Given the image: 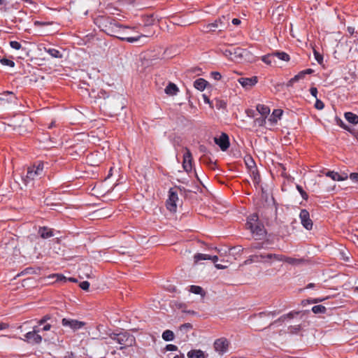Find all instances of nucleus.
Listing matches in <instances>:
<instances>
[{
  "label": "nucleus",
  "mask_w": 358,
  "mask_h": 358,
  "mask_svg": "<svg viewBox=\"0 0 358 358\" xmlns=\"http://www.w3.org/2000/svg\"><path fill=\"white\" fill-rule=\"evenodd\" d=\"M282 115V110L281 109H275L273 111L271 115L268 117V122L270 125L273 126L275 124L278 120L280 118Z\"/></svg>",
  "instance_id": "nucleus-21"
},
{
  "label": "nucleus",
  "mask_w": 358,
  "mask_h": 358,
  "mask_svg": "<svg viewBox=\"0 0 358 358\" xmlns=\"http://www.w3.org/2000/svg\"><path fill=\"white\" fill-rule=\"evenodd\" d=\"M337 122H338V124H339L342 128H343L344 129L348 130V131H350V132H351V130L350 129V128H349L347 125H345V124H344V122H343L341 120H338Z\"/></svg>",
  "instance_id": "nucleus-50"
},
{
  "label": "nucleus",
  "mask_w": 358,
  "mask_h": 358,
  "mask_svg": "<svg viewBox=\"0 0 358 358\" xmlns=\"http://www.w3.org/2000/svg\"><path fill=\"white\" fill-rule=\"evenodd\" d=\"M299 217L302 225L308 230L313 227V222L310 218V214L306 209L301 210L299 214Z\"/></svg>",
  "instance_id": "nucleus-13"
},
{
  "label": "nucleus",
  "mask_w": 358,
  "mask_h": 358,
  "mask_svg": "<svg viewBox=\"0 0 358 358\" xmlns=\"http://www.w3.org/2000/svg\"><path fill=\"white\" fill-rule=\"evenodd\" d=\"M43 163L39 162L37 165H34L29 167L27 170L26 176V181L32 180L35 178L40 177L43 174Z\"/></svg>",
  "instance_id": "nucleus-9"
},
{
  "label": "nucleus",
  "mask_w": 358,
  "mask_h": 358,
  "mask_svg": "<svg viewBox=\"0 0 358 358\" xmlns=\"http://www.w3.org/2000/svg\"><path fill=\"white\" fill-rule=\"evenodd\" d=\"M210 259L214 263H216L218 260L217 256H210L206 254L197 253L194 256V263L196 264L201 260Z\"/></svg>",
  "instance_id": "nucleus-19"
},
{
  "label": "nucleus",
  "mask_w": 358,
  "mask_h": 358,
  "mask_svg": "<svg viewBox=\"0 0 358 358\" xmlns=\"http://www.w3.org/2000/svg\"><path fill=\"white\" fill-rule=\"evenodd\" d=\"M47 319V316H45L43 319H41L38 322L39 325H42L43 324H44L46 322Z\"/></svg>",
  "instance_id": "nucleus-57"
},
{
  "label": "nucleus",
  "mask_w": 358,
  "mask_h": 358,
  "mask_svg": "<svg viewBox=\"0 0 358 358\" xmlns=\"http://www.w3.org/2000/svg\"><path fill=\"white\" fill-rule=\"evenodd\" d=\"M222 262H224L225 264H215V266L217 269H225L228 268L229 265L231 263L229 260H222Z\"/></svg>",
  "instance_id": "nucleus-39"
},
{
  "label": "nucleus",
  "mask_w": 358,
  "mask_h": 358,
  "mask_svg": "<svg viewBox=\"0 0 358 358\" xmlns=\"http://www.w3.org/2000/svg\"><path fill=\"white\" fill-rule=\"evenodd\" d=\"M238 83L245 89H250L257 83V78L253 76L252 78H241L238 79Z\"/></svg>",
  "instance_id": "nucleus-16"
},
{
  "label": "nucleus",
  "mask_w": 358,
  "mask_h": 358,
  "mask_svg": "<svg viewBox=\"0 0 358 358\" xmlns=\"http://www.w3.org/2000/svg\"><path fill=\"white\" fill-rule=\"evenodd\" d=\"M8 328V324L3 322H0V330L6 329Z\"/></svg>",
  "instance_id": "nucleus-52"
},
{
  "label": "nucleus",
  "mask_w": 358,
  "mask_h": 358,
  "mask_svg": "<svg viewBox=\"0 0 358 358\" xmlns=\"http://www.w3.org/2000/svg\"><path fill=\"white\" fill-rule=\"evenodd\" d=\"M214 141L223 151L226 150L229 147V137L224 133H222L219 137H215Z\"/></svg>",
  "instance_id": "nucleus-15"
},
{
  "label": "nucleus",
  "mask_w": 358,
  "mask_h": 358,
  "mask_svg": "<svg viewBox=\"0 0 358 358\" xmlns=\"http://www.w3.org/2000/svg\"><path fill=\"white\" fill-rule=\"evenodd\" d=\"M207 83L208 82L206 80L203 78H199L194 81V86L197 90L203 91L206 88Z\"/></svg>",
  "instance_id": "nucleus-26"
},
{
  "label": "nucleus",
  "mask_w": 358,
  "mask_h": 358,
  "mask_svg": "<svg viewBox=\"0 0 358 358\" xmlns=\"http://www.w3.org/2000/svg\"><path fill=\"white\" fill-rule=\"evenodd\" d=\"M16 99L15 95L12 92L6 91L0 94V101L7 103H15Z\"/></svg>",
  "instance_id": "nucleus-17"
},
{
  "label": "nucleus",
  "mask_w": 358,
  "mask_h": 358,
  "mask_svg": "<svg viewBox=\"0 0 358 358\" xmlns=\"http://www.w3.org/2000/svg\"><path fill=\"white\" fill-rule=\"evenodd\" d=\"M38 332L39 330H36V328H34L33 331H29L25 334V341L32 344L40 343L42 341V338L38 334Z\"/></svg>",
  "instance_id": "nucleus-14"
},
{
  "label": "nucleus",
  "mask_w": 358,
  "mask_h": 358,
  "mask_svg": "<svg viewBox=\"0 0 358 358\" xmlns=\"http://www.w3.org/2000/svg\"><path fill=\"white\" fill-rule=\"evenodd\" d=\"M315 107L317 110H322L324 107V104L321 100L317 99L315 104Z\"/></svg>",
  "instance_id": "nucleus-44"
},
{
  "label": "nucleus",
  "mask_w": 358,
  "mask_h": 358,
  "mask_svg": "<svg viewBox=\"0 0 358 358\" xmlns=\"http://www.w3.org/2000/svg\"><path fill=\"white\" fill-rule=\"evenodd\" d=\"M326 176L335 181H343L348 178V175L347 173H343L342 174H339L335 171H328L326 173Z\"/></svg>",
  "instance_id": "nucleus-20"
},
{
  "label": "nucleus",
  "mask_w": 358,
  "mask_h": 358,
  "mask_svg": "<svg viewBox=\"0 0 358 358\" xmlns=\"http://www.w3.org/2000/svg\"><path fill=\"white\" fill-rule=\"evenodd\" d=\"M45 50L52 57H55V58H62V54L59 50H57L55 48H48V49L45 48Z\"/></svg>",
  "instance_id": "nucleus-32"
},
{
  "label": "nucleus",
  "mask_w": 358,
  "mask_h": 358,
  "mask_svg": "<svg viewBox=\"0 0 358 358\" xmlns=\"http://www.w3.org/2000/svg\"><path fill=\"white\" fill-rule=\"evenodd\" d=\"M0 62L3 65L9 66L11 67H13L15 66L14 62L6 58L1 59Z\"/></svg>",
  "instance_id": "nucleus-40"
},
{
  "label": "nucleus",
  "mask_w": 358,
  "mask_h": 358,
  "mask_svg": "<svg viewBox=\"0 0 358 358\" xmlns=\"http://www.w3.org/2000/svg\"><path fill=\"white\" fill-rule=\"evenodd\" d=\"M266 119L264 117H257L254 120V123L255 126L264 127L266 123Z\"/></svg>",
  "instance_id": "nucleus-38"
},
{
  "label": "nucleus",
  "mask_w": 358,
  "mask_h": 358,
  "mask_svg": "<svg viewBox=\"0 0 358 358\" xmlns=\"http://www.w3.org/2000/svg\"><path fill=\"white\" fill-rule=\"evenodd\" d=\"M38 233L43 238H48L53 236V233L50 229L47 227H41L38 230Z\"/></svg>",
  "instance_id": "nucleus-27"
},
{
  "label": "nucleus",
  "mask_w": 358,
  "mask_h": 358,
  "mask_svg": "<svg viewBox=\"0 0 358 358\" xmlns=\"http://www.w3.org/2000/svg\"><path fill=\"white\" fill-rule=\"evenodd\" d=\"M188 358H206V354L201 350H192L187 352Z\"/></svg>",
  "instance_id": "nucleus-22"
},
{
  "label": "nucleus",
  "mask_w": 358,
  "mask_h": 358,
  "mask_svg": "<svg viewBox=\"0 0 358 358\" xmlns=\"http://www.w3.org/2000/svg\"><path fill=\"white\" fill-rule=\"evenodd\" d=\"M232 23L234 25H238L241 23V20L239 19L234 18L232 20Z\"/></svg>",
  "instance_id": "nucleus-54"
},
{
  "label": "nucleus",
  "mask_w": 358,
  "mask_h": 358,
  "mask_svg": "<svg viewBox=\"0 0 358 358\" xmlns=\"http://www.w3.org/2000/svg\"><path fill=\"white\" fill-rule=\"evenodd\" d=\"M310 94H312V96L317 98V90L316 87H311L310 90Z\"/></svg>",
  "instance_id": "nucleus-51"
},
{
  "label": "nucleus",
  "mask_w": 358,
  "mask_h": 358,
  "mask_svg": "<svg viewBox=\"0 0 358 358\" xmlns=\"http://www.w3.org/2000/svg\"><path fill=\"white\" fill-rule=\"evenodd\" d=\"M166 350L167 351H176L178 350V347L173 344H169L166 346Z\"/></svg>",
  "instance_id": "nucleus-49"
},
{
  "label": "nucleus",
  "mask_w": 358,
  "mask_h": 358,
  "mask_svg": "<svg viewBox=\"0 0 358 358\" xmlns=\"http://www.w3.org/2000/svg\"><path fill=\"white\" fill-rule=\"evenodd\" d=\"M345 119L351 124H358V115L351 112H347L345 113Z\"/></svg>",
  "instance_id": "nucleus-25"
},
{
  "label": "nucleus",
  "mask_w": 358,
  "mask_h": 358,
  "mask_svg": "<svg viewBox=\"0 0 358 358\" xmlns=\"http://www.w3.org/2000/svg\"><path fill=\"white\" fill-rule=\"evenodd\" d=\"M6 0H0V5L4 4Z\"/></svg>",
  "instance_id": "nucleus-64"
},
{
  "label": "nucleus",
  "mask_w": 358,
  "mask_h": 358,
  "mask_svg": "<svg viewBox=\"0 0 358 358\" xmlns=\"http://www.w3.org/2000/svg\"><path fill=\"white\" fill-rule=\"evenodd\" d=\"M230 17L227 15H222L216 20L214 22L203 26V31L205 32L222 31L229 26Z\"/></svg>",
  "instance_id": "nucleus-3"
},
{
  "label": "nucleus",
  "mask_w": 358,
  "mask_h": 358,
  "mask_svg": "<svg viewBox=\"0 0 358 358\" xmlns=\"http://www.w3.org/2000/svg\"><path fill=\"white\" fill-rule=\"evenodd\" d=\"M275 55V58L278 57L279 59L288 62L289 60V56L284 52H275L273 53Z\"/></svg>",
  "instance_id": "nucleus-34"
},
{
  "label": "nucleus",
  "mask_w": 358,
  "mask_h": 358,
  "mask_svg": "<svg viewBox=\"0 0 358 358\" xmlns=\"http://www.w3.org/2000/svg\"><path fill=\"white\" fill-rule=\"evenodd\" d=\"M10 45L11 46V48L15 50H20L21 48V44L17 41H10Z\"/></svg>",
  "instance_id": "nucleus-47"
},
{
  "label": "nucleus",
  "mask_w": 358,
  "mask_h": 358,
  "mask_svg": "<svg viewBox=\"0 0 358 358\" xmlns=\"http://www.w3.org/2000/svg\"><path fill=\"white\" fill-rule=\"evenodd\" d=\"M211 77L215 79V80H220L222 78L221 74L217 71H213L210 73Z\"/></svg>",
  "instance_id": "nucleus-48"
},
{
  "label": "nucleus",
  "mask_w": 358,
  "mask_h": 358,
  "mask_svg": "<svg viewBox=\"0 0 358 358\" xmlns=\"http://www.w3.org/2000/svg\"><path fill=\"white\" fill-rule=\"evenodd\" d=\"M223 55L229 59L240 62L249 55V52L240 48L222 50Z\"/></svg>",
  "instance_id": "nucleus-6"
},
{
  "label": "nucleus",
  "mask_w": 358,
  "mask_h": 358,
  "mask_svg": "<svg viewBox=\"0 0 358 358\" xmlns=\"http://www.w3.org/2000/svg\"><path fill=\"white\" fill-rule=\"evenodd\" d=\"M49 278H55L56 281L69 280L70 282H77V280L76 278H66L63 275L59 274V273L53 274L52 275H50Z\"/></svg>",
  "instance_id": "nucleus-29"
},
{
  "label": "nucleus",
  "mask_w": 358,
  "mask_h": 358,
  "mask_svg": "<svg viewBox=\"0 0 358 358\" xmlns=\"http://www.w3.org/2000/svg\"><path fill=\"white\" fill-rule=\"evenodd\" d=\"M229 341L224 338H221L217 339L214 343L215 350L220 355H223L228 350Z\"/></svg>",
  "instance_id": "nucleus-11"
},
{
  "label": "nucleus",
  "mask_w": 358,
  "mask_h": 358,
  "mask_svg": "<svg viewBox=\"0 0 358 358\" xmlns=\"http://www.w3.org/2000/svg\"><path fill=\"white\" fill-rule=\"evenodd\" d=\"M99 23L102 31L111 36H113L115 34H117L115 31L120 25L116 22V20L104 17H102L99 20Z\"/></svg>",
  "instance_id": "nucleus-5"
},
{
  "label": "nucleus",
  "mask_w": 358,
  "mask_h": 358,
  "mask_svg": "<svg viewBox=\"0 0 358 358\" xmlns=\"http://www.w3.org/2000/svg\"><path fill=\"white\" fill-rule=\"evenodd\" d=\"M79 286L82 289L87 291L90 287V283L87 281H83L80 283Z\"/></svg>",
  "instance_id": "nucleus-46"
},
{
  "label": "nucleus",
  "mask_w": 358,
  "mask_h": 358,
  "mask_svg": "<svg viewBox=\"0 0 358 358\" xmlns=\"http://www.w3.org/2000/svg\"><path fill=\"white\" fill-rule=\"evenodd\" d=\"M185 153L183 155L182 167L187 172H189L192 169V155L190 150L187 148H185Z\"/></svg>",
  "instance_id": "nucleus-12"
},
{
  "label": "nucleus",
  "mask_w": 358,
  "mask_h": 358,
  "mask_svg": "<svg viewBox=\"0 0 358 358\" xmlns=\"http://www.w3.org/2000/svg\"><path fill=\"white\" fill-rule=\"evenodd\" d=\"M314 56H315V59L317 60V62L319 63V64H322V62H323V57L322 55H320L318 52H317L316 50H314Z\"/></svg>",
  "instance_id": "nucleus-42"
},
{
  "label": "nucleus",
  "mask_w": 358,
  "mask_h": 358,
  "mask_svg": "<svg viewBox=\"0 0 358 358\" xmlns=\"http://www.w3.org/2000/svg\"><path fill=\"white\" fill-rule=\"evenodd\" d=\"M262 60L268 65H271L276 62L275 55L273 53L263 56L262 57Z\"/></svg>",
  "instance_id": "nucleus-30"
},
{
  "label": "nucleus",
  "mask_w": 358,
  "mask_h": 358,
  "mask_svg": "<svg viewBox=\"0 0 358 358\" xmlns=\"http://www.w3.org/2000/svg\"><path fill=\"white\" fill-rule=\"evenodd\" d=\"M173 358H185V357H184V355H176Z\"/></svg>",
  "instance_id": "nucleus-62"
},
{
  "label": "nucleus",
  "mask_w": 358,
  "mask_h": 358,
  "mask_svg": "<svg viewBox=\"0 0 358 358\" xmlns=\"http://www.w3.org/2000/svg\"><path fill=\"white\" fill-rule=\"evenodd\" d=\"M289 264H298L302 262V259H294L292 257H288L283 255L282 261Z\"/></svg>",
  "instance_id": "nucleus-35"
},
{
  "label": "nucleus",
  "mask_w": 358,
  "mask_h": 358,
  "mask_svg": "<svg viewBox=\"0 0 358 358\" xmlns=\"http://www.w3.org/2000/svg\"><path fill=\"white\" fill-rule=\"evenodd\" d=\"M83 275H85V276L87 277V278H90V274L87 273H83Z\"/></svg>",
  "instance_id": "nucleus-63"
},
{
  "label": "nucleus",
  "mask_w": 358,
  "mask_h": 358,
  "mask_svg": "<svg viewBox=\"0 0 358 358\" xmlns=\"http://www.w3.org/2000/svg\"><path fill=\"white\" fill-rule=\"evenodd\" d=\"M50 328H51V325L49 324H47L44 325V327H43L42 329L43 331H49L50 329Z\"/></svg>",
  "instance_id": "nucleus-56"
},
{
  "label": "nucleus",
  "mask_w": 358,
  "mask_h": 358,
  "mask_svg": "<svg viewBox=\"0 0 358 358\" xmlns=\"http://www.w3.org/2000/svg\"><path fill=\"white\" fill-rule=\"evenodd\" d=\"M296 188H297L298 191L300 192V194H301V196L303 197V199L306 200L308 199L307 193L299 185H297Z\"/></svg>",
  "instance_id": "nucleus-45"
},
{
  "label": "nucleus",
  "mask_w": 358,
  "mask_h": 358,
  "mask_svg": "<svg viewBox=\"0 0 358 358\" xmlns=\"http://www.w3.org/2000/svg\"><path fill=\"white\" fill-rule=\"evenodd\" d=\"M45 24H46V23L43 22L36 21L34 22V25H36V26H42V25H45Z\"/></svg>",
  "instance_id": "nucleus-59"
},
{
  "label": "nucleus",
  "mask_w": 358,
  "mask_h": 358,
  "mask_svg": "<svg viewBox=\"0 0 358 358\" xmlns=\"http://www.w3.org/2000/svg\"><path fill=\"white\" fill-rule=\"evenodd\" d=\"M64 327H69L73 331H77L85 326V322L77 320L64 318L62 320Z\"/></svg>",
  "instance_id": "nucleus-10"
},
{
  "label": "nucleus",
  "mask_w": 358,
  "mask_h": 358,
  "mask_svg": "<svg viewBox=\"0 0 358 358\" xmlns=\"http://www.w3.org/2000/svg\"><path fill=\"white\" fill-rule=\"evenodd\" d=\"M189 291L196 294H201V296H203L205 294V293L203 291V289L199 286L192 285L190 287Z\"/></svg>",
  "instance_id": "nucleus-36"
},
{
  "label": "nucleus",
  "mask_w": 358,
  "mask_h": 358,
  "mask_svg": "<svg viewBox=\"0 0 358 358\" xmlns=\"http://www.w3.org/2000/svg\"><path fill=\"white\" fill-rule=\"evenodd\" d=\"M174 333L171 330H166L162 334V338L166 341H171L174 339Z\"/></svg>",
  "instance_id": "nucleus-33"
},
{
  "label": "nucleus",
  "mask_w": 358,
  "mask_h": 358,
  "mask_svg": "<svg viewBox=\"0 0 358 358\" xmlns=\"http://www.w3.org/2000/svg\"><path fill=\"white\" fill-rule=\"evenodd\" d=\"M282 257L283 255L279 254H259L250 256V259L248 261L252 262H264L271 263L272 262H282Z\"/></svg>",
  "instance_id": "nucleus-7"
},
{
  "label": "nucleus",
  "mask_w": 358,
  "mask_h": 358,
  "mask_svg": "<svg viewBox=\"0 0 358 358\" xmlns=\"http://www.w3.org/2000/svg\"><path fill=\"white\" fill-rule=\"evenodd\" d=\"M110 338L120 345V350L132 346L135 343V338L134 336L127 332L112 334L110 335Z\"/></svg>",
  "instance_id": "nucleus-4"
},
{
  "label": "nucleus",
  "mask_w": 358,
  "mask_h": 358,
  "mask_svg": "<svg viewBox=\"0 0 358 358\" xmlns=\"http://www.w3.org/2000/svg\"><path fill=\"white\" fill-rule=\"evenodd\" d=\"M257 110L260 113L262 117H267L270 113V108L264 104H258L257 106Z\"/></svg>",
  "instance_id": "nucleus-24"
},
{
  "label": "nucleus",
  "mask_w": 358,
  "mask_h": 358,
  "mask_svg": "<svg viewBox=\"0 0 358 358\" xmlns=\"http://www.w3.org/2000/svg\"><path fill=\"white\" fill-rule=\"evenodd\" d=\"M250 229L257 239H261L265 234L264 227L259 223L255 224L252 229Z\"/></svg>",
  "instance_id": "nucleus-18"
},
{
  "label": "nucleus",
  "mask_w": 358,
  "mask_h": 358,
  "mask_svg": "<svg viewBox=\"0 0 358 358\" xmlns=\"http://www.w3.org/2000/svg\"><path fill=\"white\" fill-rule=\"evenodd\" d=\"M131 30H133L132 28L128 27H123L120 24L117 30L115 31L117 34H115L113 36L122 41H126L129 43H134L139 41L142 38H148L152 36L154 34V33H151L147 34H137L136 36H131L129 32Z\"/></svg>",
  "instance_id": "nucleus-1"
},
{
  "label": "nucleus",
  "mask_w": 358,
  "mask_h": 358,
  "mask_svg": "<svg viewBox=\"0 0 358 358\" xmlns=\"http://www.w3.org/2000/svg\"><path fill=\"white\" fill-rule=\"evenodd\" d=\"M303 72L304 73V75L306 76V74H311L313 72V70L311 69H308L303 71Z\"/></svg>",
  "instance_id": "nucleus-55"
},
{
  "label": "nucleus",
  "mask_w": 358,
  "mask_h": 358,
  "mask_svg": "<svg viewBox=\"0 0 358 358\" xmlns=\"http://www.w3.org/2000/svg\"><path fill=\"white\" fill-rule=\"evenodd\" d=\"M131 30H133L132 28L128 27H123L120 24L117 30L115 31L117 34H115L113 36L122 41H126L129 43H134L139 41L142 38H148L152 36L154 34V33H151L147 34H137L136 36H131L129 32Z\"/></svg>",
  "instance_id": "nucleus-2"
},
{
  "label": "nucleus",
  "mask_w": 358,
  "mask_h": 358,
  "mask_svg": "<svg viewBox=\"0 0 358 358\" xmlns=\"http://www.w3.org/2000/svg\"><path fill=\"white\" fill-rule=\"evenodd\" d=\"M314 313H324L326 311V308L322 305H317L312 308Z\"/></svg>",
  "instance_id": "nucleus-37"
},
{
  "label": "nucleus",
  "mask_w": 358,
  "mask_h": 358,
  "mask_svg": "<svg viewBox=\"0 0 358 358\" xmlns=\"http://www.w3.org/2000/svg\"><path fill=\"white\" fill-rule=\"evenodd\" d=\"M348 31L350 34L352 35L355 33V28L352 27H348Z\"/></svg>",
  "instance_id": "nucleus-53"
},
{
  "label": "nucleus",
  "mask_w": 358,
  "mask_h": 358,
  "mask_svg": "<svg viewBox=\"0 0 358 358\" xmlns=\"http://www.w3.org/2000/svg\"><path fill=\"white\" fill-rule=\"evenodd\" d=\"M192 328V326L191 324L189 323H185L184 324H182L180 327V330L181 331H184V332H187L189 329H191Z\"/></svg>",
  "instance_id": "nucleus-41"
},
{
  "label": "nucleus",
  "mask_w": 358,
  "mask_h": 358,
  "mask_svg": "<svg viewBox=\"0 0 358 358\" xmlns=\"http://www.w3.org/2000/svg\"><path fill=\"white\" fill-rule=\"evenodd\" d=\"M305 77L304 73L302 71L299 72L297 75L291 78L288 83L287 86H292L293 84Z\"/></svg>",
  "instance_id": "nucleus-31"
},
{
  "label": "nucleus",
  "mask_w": 358,
  "mask_h": 358,
  "mask_svg": "<svg viewBox=\"0 0 358 358\" xmlns=\"http://www.w3.org/2000/svg\"><path fill=\"white\" fill-rule=\"evenodd\" d=\"M348 178L355 183L358 184V173H352L350 174Z\"/></svg>",
  "instance_id": "nucleus-43"
},
{
  "label": "nucleus",
  "mask_w": 358,
  "mask_h": 358,
  "mask_svg": "<svg viewBox=\"0 0 358 358\" xmlns=\"http://www.w3.org/2000/svg\"><path fill=\"white\" fill-rule=\"evenodd\" d=\"M199 150H200V151H201V152H204V151H205V150H206V148H205L203 145H201V146L199 147Z\"/></svg>",
  "instance_id": "nucleus-60"
},
{
  "label": "nucleus",
  "mask_w": 358,
  "mask_h": 358,
  "mask_svg": "<svg viewBox=\"0 0 358 358\" xmlns=\"http://www.w3.org/2000/svg\"><path fill=\"white\" fill-rule=\"evenodd\" d=\"M258 223V216L257 214H252L248 218L247 226L248 229H252L253 226Z\"/></svg>",
  "instance_id": "nucleus-28"
},
{
  "label": "nucleus",
  "mask_w": 358,
  "mask_h": 358,
  "mask_svg": "<svg viewBox=\"0 0 358 358\" xmlns=\"http://www.w3.org/2000/svg\"><path fill=\"white\" fill-rule=\"evenodd\" d=\"M324 300V299H317L315 300L314 302L315 303H318V302H321V301H322Z\"/></svg>",
  "instance_id": "nucleus-61"
},
{
  "label": "nucleus",
  "mask_w": 358,
  "mask_h": 358,
  "mask_svg": "<svg viewBox=\"0 0 358 358\" xmlns=\"http://www.w3.org/2000/svg\"><path fill=\"white\" fill-rule=\"evenodd\" d=\"M203 100H204V101L206 103L210 104V99H209V98L206 95L203 94Z\"/></svg>",
  "instance_id": "nucleus-58"
},
{
  "label": "nucleus",
  "mask_w": 358,
  "mask_h": 358,
  "mask_svg": "<svg viewBox=\"0 0 358 358\" xmlns=\"http://www.w3.org/2000/svg\"><path fill=\"white\" fill-rule=\"evenodd\" d=\"M178 202L179 199L177 192L174 188H171L169 192V199L166 201L167 209L172 213L176 212Z\"/></svg>",
  "instance_id": "nucleus-8"
},
{
  "label": "nucleus",
  "mask_w": 358,
  "mask_h": 358,
  "mask_svg": "<svg viewBox=\"0 0 358 358\" xmlns=\"http://www.w3.org/2000/svg\"><path fill=\"white\" fill-rule=\"evenodd\" d=\"M178 92V87L172 83H170L165 88V93L169 96H173Z\"/></svg>",
  "instance_id": "nucleus-23"
}]
</instances>
